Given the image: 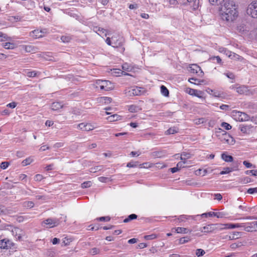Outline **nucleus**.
Returning <instances> with one entry per match:
<instances>
[{
    "instance_id": "60",
    "label": "nucleus",
    "mask_w": 257,
    "mask_h": 257,
    "mask_svg": "<svg viewBox=\"0 0 257 257\" xmlns=\"http://www.w3.org/2000/svg\"><path fill=\"white\" fill-rule=\"evenodd\" d=\"M189 217H190V216L188 217L187 215H182L180 216L178 218V220L179 222H183L185 221V220L188 219Z\"/></svg>"
},
{
    "instance_id": "13",
    "label": "nucleus",
    "mask_w": 257,
    "mask_h": 257,
    "mask_svg": "<svg viewBox=\"0 0 257 257\" xmlns=\"http://www.w3.org/2000/svg\"><path fill=\"white\" fill-rule=\"evenodd\" d=\"M13 236L18 240H21L22 236L24 234V232L18 227H15L12 230Z\"/></svg>"
},
{
    "instance_id": "32",
    "label": "nucleus",
    "mask_w": 257,
    "mask_h": 257,
    "mask_svg": "<svg viewBox=\"0 0 257 257\" xmlns=\"http://www.w3.org/2000/svg\"><path fill=\"white\" fill-rule=\"evenodd\" d=\"M112 99L108 97H101L99 98V102L105 104H108L111 102Z\"/></svg>"
},
{
    "instance_id": "61",
    "label": "nucleus",
    "mask_w": 257,
    "mask_h": 257,
    "mask_svg": "<svg viewBox=\"0 0 257 257\" xmlns=\"http://www.w3.org/2000/svg\"><path fill=\"white\" fill-rule=\"evenodd\" d=\"M97 219L100 221H109L110 219V218L109 216H105L100 217L99 218H97Z\"/></svg>"
},
{
    "instance_id": "62",
    "label": "nucleus",
    "mask_w": 257,
    "mask_h": 257,
    "mask_svg": "<svg viewBox=\"0 0 257 257\" xmlns=\"http://www.w3.org/2000/svg\"><path fill=\"white\" fill-rule=\"evenodd\" d=\"M243 164L247 168H255V166H253L252 164L246 161H244L243 162Z\"/></svg>"
},
{
    "instance_id": "40",
    "label": "nucleus",
    "mask_w": 257,
    "mask_h": 257,
    "mask_svg": "<svg viewBox=\"0 0 257 257\" xmlns=\"http://www.w3.org/2000/svg\"><path fill=\"white\" fill-rule=\"evenodd\" d=\"M91 185L92 182L90 181H87L81 184V187L84 189L90 187Z\"/></svg>"
},
{
    "instance_id": "4",
    "label": "nucleus",
    "mask_w": 257,
    "mask_h": 257,
    "mask_svg": "<svg viewBox=\"0 0 257 257\" xmlns=\"http://www.w3.org/2000/svg\"><path fill=\"white\" fill-rule=\"evenodd\" d=\"M220 224L219 223L210 224L203 227H201L199 230L202 232L210 233L214 230H221Z\"/></svg>"
},
{
    "instance_id": "37",
    "label": "nucleus",
    "mask_w": 257,
    "mask_h": 257,
    "mask_svg": "<svg viewBox=\"0 0 257 257\" xmlns=\"http://www.w3.org/2000/svg\"><path fill=\"white\" fill-rule=\"evenodd\" d=\"M158 237V235L155 233H153L149 235H147L144 236L146 240H153Z\"/></svg>"
},
{
    "instance_id": "45",
    "label": "nucleus",
    "mask_w": 257,
    "mask_h": 257,
    "mask_svg": "<svg viewBox=\"0 0 257 257\" xmlns=\"http://www.w3.org/2000/svg\"><path fill=\"white\" fill-rule=\"evenodd\" d=\"M187 163V161H182L181 162H179L177 164V167L180 170L181 168H183L185 167V164Z\"/></svg>"
},
{
    "instance_id": "63",
    "label": "nucleus",
    "mask_w": 257,
    "mask_h": 257,
    "mask_svg": "<svg viewBox=\"0 0 257 257\" xmlns=\"http://www.w3.org/2000/svg\"><path fill=\"white\" fill-rule=\"evenodd\" d=\"M248 224L251 225V227H252L253 230H255L257 229V221L249 222Z\"/></svg>"
},
{
    "instance_id": "17",
    "label": "nucleus",
    "mask_w": 257,
    "mask_h": 257,
    "mask_svg": "<svg viewBox=\"0 0 257 257\" xmlns=\"http://www.w3.org/2000/svg\"><path fill=\"white\" fill-rule=\"evenodd\" d=\"M235 116L236 119L239 121H247L249 119V116L244 112L238 111L236 112Z\"/></svg>"
},
{
    "instance_id": "25",
    "label": "nucleus",
    "mask_w": 257,
    "mask_h": 257,
    "mask_svg": "<svg viewBox=\"0 0 257 257\" xmlns=\"http://www.w3.org/2000/svg\"><path fill=\"white\" fill-rule=\"evenodd\" d=\"M63 105L59 102H54L52 103L51 107L53 110H58L60 108H62Z\"/></svg>"
},
{
    "instance_id": "56",
    "label": "nucleus",
    "mask_w": 257,
    "mask_h": 257,
    "mask_svg": "<svg viewBox=\"0 0 257 257\" xmlns=\"http://www.w3.org/2000/svg\"><path fill=\"white\" fill-rule=\"evenodd\" d=\"M245 173L246 175L251 174L253 176H257V170H247Z\"/></svg>"
},
{
    "instance_id": "64",
    "label": "nucleus",
    "mask_w": 257,
    "mask_h": 257,
    "mask_svg": "<svg viewBox=\"0 0 257 257\" xmlns=\"http://www.w3.org/2000/svg\"><path fill=\"white\" fill-rule=\"evenodd\" d=\"M224 75L229 79H234L235 78V75L232 72L225 73Z\"/></svg>"
},
{
    "instance_id": "36",
    "label": "nucleus",
    "mask_w": 257,
    "mask_h": 257,
    "mask_svg": "<svg viewBox=\"0 0 257 257\" xmlns=\"http://www.w3.org/2000/svg\"><path fill=\"white\" fill-rule=\"evenodd\" d=\"M23 48L27 52H32L35 50L34 47L31 45H24Z\"/></svg>"
},
{
    "instance_id": "18",
    "label": "nucleus",
    "mask_w": 257,
    "mask_h": 257,
    "mask_svg": "<svg viewBox=\"0 0 257 257\" xmlns=\"http://www.w3.org/2000/svg\"><path fill=\"white\" fill-rule=\"evenodd\" d=\"M187 3L192 10L194 11L197 10L199 6V0H187Z\"/></svg>"
},
{
    "instance_id": "57",
    "label": "nucleus",
    "mask_w": 257,
    "mask_h": 257,
    "mask_svg": "<svg viewBox=\"0 0 257 257\" xmlns=\"http://www.w3.org/2000/svg\"><path fill=\"white\" fill-rule=\"evenodd\" d=\"M10 165V163L8 162H3L1 163V168L2 169H6Z\"/></svg>"
},
{
    "instance_id": "20",
    "label": "nucleus",
    "mask_w": 257,
    "mask_h": 257,
    "mask_svg": "<svg viewBox=\"0 0 257 257\" xmlns=\"http://www.w3.org/2000/svg\"><path fill=\"white\" fill-rule=\"evenodd\" d=\"M173 230H175V232H176L178 233L187 234L188 233H190L191 232V230H189L187 228L181 227L174 228Z\"/></svg>"
},
{
    "instance_id": "39",
    "label": "nucleus",
    "mask_w": 257,
    "mask_h": 257,
    "mask_svg": "<svg viewBox=\"0 0 257 257\" xmlns=\"http://www.w3.org/2000/svg\"><path fill=\"white\" fill-rule=\"evenodd\" d=\"M251 181V179L248 177L240 178L239 182L242 184H247Z\"/></svg>"
},
{
    "instance_id": "23",
    "label": "nucleus",
    "mask_w": 257,
    "mask_h": 257,
    "mask_svg": "<svg viewBox=\"0 0 257 257\" xmlns=\"http://www.w3.org/2000/svg\"><path fill=\"white\" fill-rule=\"evenodd\" d=\"M10 244V241L6 239H4L0 240V247L1 248L7 249L8 248Z\"/></svg>"
},
{
    "instance_id": "9",
    "label": "nucleus",
    "mask_w": 257,
    "mask_h": 257,
    "mask_svg": "<svg viewBox=\"0 0 257 257\" xmlns=\"http://www.w3.org/2000/svg\"><path fill=\"white\" fill-rule=\"evenodd\" d=\"M230 88L232 89H236V91L240 94H247L248 92V89L247 86L245 85H232Z\"/></svg>"
},
{
    "instance_id": "42",
    "label": "nucleus",
    "mask_w": 257,
    "mask_h": 257,
    "mask_svg": "<svg viewBox=\"0 0 257 257\" xmlns=\"http://www.w3.org/2000/svg\"><path fill=\"white\" fill-rule=\"evenodd\" d=\"M4 47L6 49H13L15 47V45L13 43H5L4 45Z\"/></svg>"
},
{
    "instance_id": "2",
    "label": "nucleus",
    "mask_w": 257,
    "mask_h": 257,
    "mask_svg": "<svg viewBox=\"0 0 257 257\" xmlns=\"http://www.w3.org/2000/svg\"><path fill=\"white\" fill-rule=\"evenodd\" d=\"M246 12L248 16L257 19V0L252 1L248 5Z\"/></svg>"
},
{
    "instance_id": "6",
    "label": "nucleus",
    "mask_w": 257,
    "mask_h": 257,
    "mask_svg": "<svg viewBox=\"0 0 257 257\" xmlns=\"http://www.w3.org/2000/svg\"><path fill=\"white\" fill-rule=\"evenodd\" d=\"M241 132L245 135H250L254 132V127L251 125L241 124L239 126Z\"/></svg>"
},
{
    "instance_id": "54",
    "label": "nucleus",
    "mask_w": 257,
    "mask_h": 257,
    "mask_svg": "<svg viewBox=\"0 0 257 257\" xmlns=\"http://www.w3.org/2000/svg\"><path fill=\"white\" fill-rule=\"evenodd\" d=\"M229 58L233 60H239L240 56L232 52L231 55L229 56Z\"/></svg>"
},
{
    "instance_id": "8",
    "label": "nucleus",
    "mask_w": 257,
    "mask_h": 257,
    "mask_svg": "<svg viewBox=\"0 0 257 257\" xmlns=\"http://www.w3.org/2000/svg\"><path fill=\"white\" fill-rule=\"evenodd\" d=\"M46 32L47 31L46 29H44L43 30L37 29L30 33V36L35 39H38L45 36Z\"/></svg>"
},
{
    "instance_id": "27",
    "label": "nucleus",
    "mask_w": 257,
    "mask_h": 257,
    "mask_svg": "<svg viewBox=\"0 0 257 257\" xmlns=\"http://www.w3.org/2000/svg\"><path fill=\"white\" fill-rule=\"evenodd\" d=\"M122 69L123 70L122 71H123V73H125L124 71H131L133 70V67L131 65L125 63L122 65Z\"/></svg>"
},
{
    "instance_id": "43",
    "label": "nucleus",
    "mask_w": 257,
    "mask_h": 257,
    "mask_svg": "<svg viewBox=\"0 0 257 257\" xmlns=\"http://www.w3.org/2000/svg\"><path fill=\"white\" fill-rule=\"evenodd\" d=\"M195 253L198 257H199L203 256L205 253V251L202 249L199 248L196 249Z\"/></svg>"
},
{
    "instance_id": "50",
    "label": "nucleus",
    "mask_w": 257,
    "mask_h": 257,
    "mask_svg": "<svg viewBox=\"0 0 257 257\" xmlns=\"http://www.w3.org/2000/svg\"><path fill=\"white\" fill-rule=\"evenodd\" d=\"M71 239L70 238H67V237H65L63 238V241H62V245H63L64 246H66V245H68L69 244V243H70V242H71Z\"/></svg>"
},
{
    "instance_id": "3",
    "label": "nucleus",
    "mask_w": 257,
    "mask_h": 257,
    "mask_svg": "<svg viewBox=\"0 0 257 257\" xmlns=\"http://www.w3.org/2000/svg\"><path fill=\"white\" fill-rule=\"evenodd\" d=\"M96 87H99L101 90L109 91L114 88V85L111 82L107 80H98L96 81Z\"/></svg>"
},
{
    "instance_id": "49",
    "label": "nucleus",
    "mask_w": 257,
    "mask_h": 257,
    "mask_svg": "<svg viewBox=\"0 0 257 257\" xmlns=\"http://www.w3.org/2000/svg\"><path fill=\"white\" fill-rule=\"evenodd\" d=\"M194 121L195 124H202V123H203L204 122H205V120L204 118L202 117V118L196 119L194 120Z\"/></svg>"
},
{
    "instance_id": "15",
    "label": "nucleus",
    "mask_w": 257,
    "mask_h": 257,
    "mask_svg": "<svg viewBox=\"0 0 257 257\" xmlns=\"http://www.w3.org/2000/svg\"><path fill=\"white\" fill-rule=\"evenodd\" d=\"M190 70L192 73L198 74L200 76H202L204 75V72L201 68L196 64L191 65L190 67Z\"/></svg>"
},
{
    "instance_id": "41",
    "label": "nucleus",
    "mask_w": 257,
    "mask_h": 257,
    "mask_svg": "<svg viewBox=\"0 0 257 257\" xmlns=\"http://www.w3.org/2000/svg\"><path fill=\"white\" fill-rule=\"evenodd\" d=\"M233 169L232 168H229V167H226V168H224L223 169V170L222 171L220 174L221 175H223V174H228L231 172H232L233 171Z\"/></svg>"
},
{
    "instance_id": "59",
    "label": "nucleus",
    "mask_w": 257,
    "mask_h": 257,
    "mask_svg": "<svg viewBox=\"0 0 257 257\" xmlns=\"http://www.w3.org/2000/svg\"><path fill=\"white\" fill-rule=\"evenodd\" d=\"M241 242L239 243H234L230 245V247L231 249H235L237 247H239L241 246Z\"/></svg>"
},
{
    "instance_id": "58",
    "label": "nucleus",
    "mask_w": 257,
    "mask_h": 257,
    "mask_svg": "<svg viewBox=\"0 0 257 257\" xmlns=\"http://www.w3.org/2000/svg\"><path fill=\"white\" fill-rule=\"evenodd\" d=\"M247 193L249 194H252L257 193V188H249L247 191Z\"/></svg>"
},
{
    "instance_id": "16",
    "label": "nucleus",
    "mask_w": 257,
    "mask_h": 257,
    "mask_svg": "<svg viewBox=\"0 0 257 257\" xmlns=\"http://www.w3.org/2000/svg\"><path fill=\"white\" fill-rule=\"evenodd\" d=\"M220 228H221V230L224 229H232L234 228H238L241 227V226H244L242 224L236 223V224H232V223H226V224H220Z\"/></svg>"
},
{
    "instance_id": "1",
    "label": "nucleus",
    "mask_w": 257,
    "mask_h": 257,
    "mask_svg": "<svg viewBox=\"0 0 257 257\" xmlns=\"http://www.w3.org/2000/svg\"><path fill=\"white\" fill-rule=\"evenodd\" d=\"M237 8L238 6L234 1H226L220 7L219 14L223 20L233 21L238 16Z\"/></svg>"
},
{
    "instance_id": "55",
    "label": "nucleus",
    "mask_w": 257,
    "mask_h": 257,
    "mask_svg": "<svg viewBox=\"0 0 257 257\" xmlns=\"http://www.w3.org/2000/svg\"><path fill=\"white\" fill-rule=\"evenodd\" d=\"M189 240V238L187 237H181L179 239V243L183 244L188 242Z\"/></svg>"
},
{
    "instance_id": "48",
    "label": "nucleus",
    "mask_w": 257,
    "mask_h": 257,
    "mask_svg": "<svg viewBox=\"0 0 257 257\" xmlns=\"http://www.w3.org/2000/svg\"><path fill=\"white\" fill-rule=\"evenodd\" d=\"M244 226H243L244 227V230L246 231H253L252 227H251V225L250 224H248V223L246 224L245 223H242Z\"/></svg>"
},
{
    "instance_id": "51",
    "label": "nucleus",
    "mask_w": 257,
    "mask_h": 257,
    "mask_svg": "<svg viewBox=\"0 0 257 257\" xmlns=\"http://www.w3.org/2000/svg\"><path fill=\"white\" fill-rule=\"evenodd\" d=\"M210 59L213 61L216 60V62L219 64H222V60L220 58V57L218 56L212 57H211Z\"/></svg>"
},
{
    "instance_id": "24",
    "label": "nucleus",
    "mask_w": 257,
    "mask_h": 257,
    "mask_svg": "<svg viewBox=\"0 0 257 257\" xmlns=\"http://www.w3.org/2000/svg\"><path fill=\"white\" fill-rule=\"evenodd\" d=\"M206 91L208 94L212 95L213 96L215 97H220L221 96V94L219 91L213 90L209 88H207L206 89Z\"/></svg>"
},
{
    "instance_id": "34",
    "label": "nucleus",
    "mask_w": 257,
    "mask_h": 257,
    "mask_svg": "<svg viewBox=\"0 0 257 257\" xmlns=\"http://www.w3.org/2000/svg\"><path fill=\"white\" fill-rule=\"evenodd\" d=\"M138 216L135 214H132L128 216L127 218L124 219L123 222L126 223L130 221L137 218Z\"/></svg>"
},
{
    "instance_id": "26",
    "label": "nucleus",
    "mask_w": 257,
    "mask_h": 257,
    "mask_svg": "<svg viewBox=\"0 0 257 257\" xmlns=\"http://www.w3.org/2000/svg\"><path fill=\"white\" fill-rule=\"evenodd\" d=\"M128 109L131 112H137L141 110V108L136 105H130L128 106Z\"/></svg>"
},
{
    "instance_id": "10",
    "label": "nucleus",
    "mask_w": 257,
    "mask_h": 257,
    "mask_svg": "<svg viewBox=\"0 0 257 257\" xmlns=\"http://www.w3.org/2000/svg\"><path fill=\"white\" fill-rule=\"evenodd\" d=\"M77 127L83 131L93 130L95 126L90 123L82 122L77 125Z\"/></svg>"
},
{
    "instance_id": "38",
    "label": "nucleus",
    "mask_w": 257,
    "mask_h": 257,
    "mask_svg": "<svg viewBox=\"0 0 257 257\" xmlns=\"http://www.w3.org/2000/svg\"><path fill=\"white\" fill-rule=\"evenodd\" d=\"M161 91L164 96H168L169 95V90L165 86L162 85L161 86Z\"/></svg>"
},
{
    "instance_id": "11",
    "label": "nucleus",
    "mask_w": 257,
    "mask_h": 257,
    "mask_svg": "<svg viewBox=\"0 0 257 257\" xmlns=\"http://www.w3.org/2000/svg\"><path fill=\"white\" fill-rule=\"evenodd\" d=\"M221 141L223 143L229 145H233L235 143L234 139L231 136L226 133L223 135Z\"/></svg>"
},
{
    "instance_id": "44",
    "label": "nucleus",
    "mask_w": 257,
    "mask_h": 257,
    "mask_svg": "<svg viewBox=\"0 0 257 257\" xmlns=\"http://www.w3.org/2000/svg\"><path fill=\"white\" fill-rule=\"evenodd\" d=\"M97 31L99 32L98 33V35H102V34H104V36H106L107 34L106 33V30L103 29V28H97Z\"/></svg>"
},
{
    "instance_id": "28",
    "label": "nucleus",
    "mask_w": 257,
    "mask_h": 257,
    "mask_svg": "<svg viewBox=\"0 0 257 257\" xmlns=\"http://www.w3.org/2000/svg\"><path fill=\"white\" fill-rule=\"evenodd\" d=\"M221 158L226 162H231L233 161V157L231 156L227 155L225 153L222 154Z\"/></svg>"
},
{
    "instance_id": "19",
    "label": "nucleus",
    "mask_w": 257,
    "mask_h": 257,
    "mask_svg": "<svg viewBox=\"0 0 257 257\" xmlns=\"http://www.w3.org/2000/svg\"><path fill=\"white\" fill-rule=\"evenodd\" d=\"M25 75L30 78L38 77L41 74L40 72L36 71H29L25 70L24 71Z\"/></svg>"
},
{
    "instance_id": "21",
    "label": "nucleus",
    "mask_w": 257,
    "mask_h": 257,
    "mask_svg": "<svg viewBox=\"0 0 257 257\" xmlns=\"http://www.w3.org/2000/svg\"><path fill=\"white\" fill-rule=\"evenodd\" d=\"M189 82L191 83H193L195 85H201L202 84H206V81L205 80H200V79H197V78H190L188 80Z\"/></svg>"
},
{
    "instance_id": "30",
    "label": "nucleus",
    "mask_w": 257,
    "mask_h": 257,
    "mask_svg": "<svg viewBox=\"0 0 257 257\" xmlns=\"http://www.w3.org/2000/svg\"><path fill=\"white\" fill-rule=\"evenodd\" d=\"M34 160L32 157H30L29 158H27V159L24 160L22 162V164L23 166H26L28 165H30L31 163L33 162Z\"/></svg>"
},
{
    "instance_id": "31",
    "label": "nucleus",
    "mask_w": 257,
    "mask_h": 257,
    "mask_svg": "<svg viewBox=\"0 0 257 257\" xmlns=\"http://www.w3.org/2000/svg\"><path fill=\"white\" fill-rule=\"evenodd\" d=\"M190 158H191V154L189 153H187L186 152L182 153L180 155V159L182 161H187V160Z\"/></svg>"
},
{
    "instance_id": "33",
    "label": "nucleus",
    "mask_w": 257,
    "mask_h": 257,
    "mask_svg": "<svg viewBox=\"0 0 257 257\" xmlns=\"http://www.w3.org/2000/svg\"><path fill=\"white\" fill-rule=\"evenodd\" d=\"M23 206L27 208H31L34 207V203L31 201H25L23 203Z\"/></svg>"
},
{
    "instance_id": "35",
    "label": "nucleus",
    "mask_w": 257,
    "mask_h": 257,
    "mask_svg": "<svg viewBox=\"0 0 257 257\" xmlns=\"http://www.w3.org/2000/svg\"><path fill=\"white\" fill-rule=\"evenodd\" d=\"M240 232H234L232 235H230L229 236H226L224 238L226 239L227 238H228L229 240L236 239L238 238V236Z\"/></svg>"
},
{
    "instance_id": "46",
    "label": "nucleus",
    "mask_w": 257,
    "mask_h": 257,
    "mask_svg": "<svg viewBox=\"0 0 257 257\" xmlns=\"http://www.w3.org/2000/svg\"><path fill=\"white\" fill-rule=\"evenodd\" d=\"M61 40L63 43H68L70 41L71 38L68 36H63L61 37Z\"/></svg>"
},
{
    "instance_id": "22",
    "label": "nucleus",
    "mask_w": 257,
    "mask_h": 257,
    "mask_svg": "<svg viewBox=\"0 0 257 257\" xmlns=\"http://www.w3.org/2000/svg\"><path fill=\"white\" fill-rule=\"evenodd\" d=\"M111 74L115 76H119L121 74H123L124 75H130L129 74L127 73H123V71H122L121 70L118 69H113L111 70Z\"/></svg>"
},
{
    "instance_id": "47",
    "label": "nucleus",
    "mask_w": 257,
    "mask_h": 257,
    "mask_svg": "<svg viewBox=\"0 0 257 257\" xmlns=\"http://www.w3.org/2000/svg\"><path fill=\"white\" fill-rule=\"evenodd\" d=\"M119 117V116L117 114H113V115H112L109 116L107 119L110 121H116V120H118Z\"/></svg>"
},
{
    "instance_id": "29",
    "label": "nucleus",
    "mask_w": 257,
    "mask_h": 257,
    "mask_svg": "<svg viewBox=\"0 0 257 257\" xmlns=\"http://www.w3.org/2000/svg\"><path fill=\"white\" fill-rule=\"evenodd\" d=\"M178 128L176 127H170L165 132V134L167 135L174 134L178 132Z\"/></svg>"
},
{
    "instance_id": "52",
    "label": "nucleus",
    "mask_w": 257,
    "mask_h": 257,
    "mask_svg": "<svg viewBox=\"0 0 257 257\" xmlns=\"http://www.w3.org/2000/svg\"><path fill=\"white\" fill-rule=\"evenodd\" d=\"M221 126L224 128L226 130H229L231 128L232 126L229 123L227 122H222L221 123Z\"/></svg>"
},
{
    "instance_id": "5",
    "label": "nucleus",
    "mask_w": 257,
    "mask_h": 257,
    "mask_svg": "<svg viewBox=\"0 0 257 257\" xmlns=\"http://www.w3.org/2000/svg\"><path fill=\"white\" fill-rule=\"evenodd\" d=\"M59 220L57 218H49L42 222V225L46 228H52L59 224Z\"/></svg>"
},
{
    "instance_id": "14",
    "label": "nucleus",
    "mask_w": 257,
    "mask_h": 257,
    "mask_svg": "<svg viewBox=\"0 0 257 257\" xmlns=\"http://www.w3.org/2000/svg\"><path fill=\"white\" fill-rule=\"evenodd\" d=\"M128 96L139 95L141 94L140 88L138 87H132L127 90L126 92Z\"/></svg>"
},
{
    "instance_id": "53",
    "label": "nucleus",
    "mask_w": 257,
    "mask_h": 257,
    "mask_svg": "<svg viewBox=\"0 0 257 257\" xmlns=\"http://www.w3.org/2000/svg\"><path fill=\"white\" fill-rule=\"evenodd\" d=\"M100 252V249L96 247L92 248L90 251V253L92 255L98 254Z\"/></svg>"
},
{
    "instance_id": "12",
    "label": "nucleus",
    "mask_w": 257,
    "mask_h": 257,
    "mask_svg": "<svg viewBox=\"0 0 257 257\" xmlns=\"http://www.w3.org/2000/svg\"><path fill=\"white\" fill-rule=\"evenodd\" d=\"M186 92L191 95L195 96L199 98H203V91L192 88H187Z\"/></svg>"
},
{
    "instance_id": "7",
    "label": "nucleus",
    "mask_w": 257,
    "mask_h": 257,
    "mask_svg": "<svg viewBox=\"0 0 257 257\" xmlns=\"http://www.w3.org/2000/svg\"><path fill=\"white\" fill-rule=\"evenodd\" d=\"M112 46L113 47L117 48L122 45L123 39L120 36H113L111 38Z\"/></svg>"
}]
</instances>
